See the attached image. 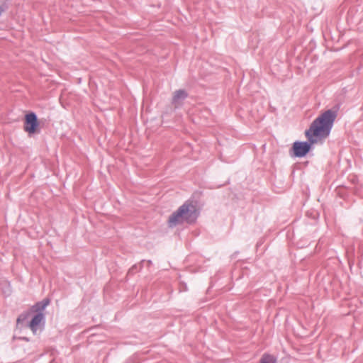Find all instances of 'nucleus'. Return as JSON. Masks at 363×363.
<instances>
[{
	"label": "nucleus",
	"instance_id": "4",
	"mask_svg": "<svg viewBox=\"0 0 363 363\" xmlns=\"http://www.w3.org/2000/svg\"><path fill=\"white\" fill-rule=\"evenodd\" d=\"M183 213L184 209L179 208L169 216L168 220L169 227L172 228L185 222L183 218Z\"/></svg>",
	"mask_w": 363,
	"mask_h": 363
},
{
	"label": "nucleus",
	"instance_id": "1",
	"mask_svg": "<svg viewBox=\"0 0 363 363\" xmlns=\"http://www.w3.org/2000/svg\"><path fill=\"white\" fill-rule=\"evenodd\" d=\"M337 117L335 111L328 109L321 113L306 130L305 135L308 141H296L292 146L293 156L303 157L311 149V145L317 143V138H326L330 133L334 121Z\"/></svg>",
	"mask_w": 363,
	"mask_h": 363
},
{
	"label": "nucleus",
	"instance_id": "10",
	"mask_svg": "<svg viewBox=\"0 0 363 363\" xmlns=\"http://www.w3.org/2000/svg\"><path fill=\"white\" fill-rule=\"evenodd\" d=\"M136 268V267L133 266L131 269H129L128 274L134 273V270Z\"/></svg>",
	"mask_w": 363,
	"mask_h": 363
},
{
	"label": "nucleus",
	"instance_id": "3",
	"mask_svg": "<svg viewBox=\"0 0 363 363\" xmlns=\"http://www.w3.org/2000/svg\"><path fill=\"white\" fill-rule=\"evenodd\" d=\"M179 208L184 209L183 218L185 222L192 223L196 220L198 213L196 206L194 204L185 202Z\"/></svg>",
	"mask_w": 363,
	"mask_h": 363
},
{
	"label": "nucleus",
	"instance_id": "11",
	"mask_svg": "<svg viewBox=\"0 0 363 363\" xmlns=\"http://www.w3.org/2000/svg\"><path fill=\"white\" fill-rule=\"evenodd\" d=\"M4 9L3 8V6L0 4V16H1V14L4 13Z\"/></svg>",
	"mask_w": 363,
	"mask_h": 363
},
{
	"label": "nucleus",
	"instance_id": "7",
	"mask_svg": "<svg viewBox=\"0 0 363 363\" xmlns=\"http://www.w3.org/2000/svg\"><path fill=\"white\" fill-rule=\"evenodd\" d=\"M50 304V299L45 298L41 301L37 302L31 308V311L38 313H43L45 308Z\"/></svg>",
	"mask_w": 363,
	"mask_h": 363
},
{
	"label": "nucleus",
	"instance_id": "8",
	"mask_svg": "<svg viewBox=\"0 0 363 363\" xmlns=\"http://www.w3.org/2000/svg\"><path fill=\"white\" fill-rule=\"evenodd\" d=\"M259 363H277V359L272 354H264L259 360Z\"/></svg>",
	"mask_w": 363,
	"mask_h": 363
},
{
	"label": "nucleus",
	"instance_id": "5",
	"mask_svg": "<svg viewBox=\"0 0 363 363\" xmlns=\"http://www.w3.org/2000/svg\"><path fill=\"white\" fill-rule=\"evenodd\" d=\"M187 96L188 94L184 89H179L175 91L172 100V105L176 108L180 107Z\"/></svg>",
	"mask_w": 363,
	"mask_h": 363
},
{
	"label": "nucleus",
	"instance_id": "9",
	"mask_svg": "<svg viewBox=\"0 0 363 363\" xmlns=\"http://www.w3.org/2000/svg\"><path fill=\"white\" fill-rule=\"evenodd\" d=\"M26 315H24V314H21L18 316V318H17V323H20V322H22L24 320H26Z\"/></svg>",
	"mask_w": 363,
	"mask_h": 363
},
{
	"label": "nucleus",
	"instance_id": "2",
	"mask_svg": "<svg viewBox=\"0 0 363 363\" xmlns=\"http://www.w3.org/2000/svg\"><path fill=\"white\" fill-rule=\"evenodd\" d=\"M39 122L37 115L34 112H30L25 116L23 130L29 135L35 134L38 131Z\"/></svg>",
	"mask_w": 363,
	"mask_h": 363
},
{
	"label": "nucleus",
	"instance_id": "6",
	"mask_svg": "<svg viewBox=\"0 0 363 363\" xmlns=\"http://www.w3.org/2000/svg\"><path fill=\"white\" fill-rule=\"evenodd\" d=\"M45 320V315L43 313H36L29 323V328L35 333L38 327Z\"/></svg>",
	"mask_w": 363,
	"mask_h": 363
}]
</instances>
